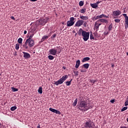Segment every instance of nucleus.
Returning a JSON list of instances; mask_svg holds the SVG:
<instances>
[{
    "mask_svg": "<svg viewBox=\"0 0 128 128\" xmlns=\"http://www.w3.org/2000/svg\"><path fill=\"white\" fill-rule=\"evenodd\" d=\"M56 48H60V47H59V46H57V47H56Z\"/></svg>",
    "mask_w": 128,
    "mask_h": 128,
    "instance_id": "338daca9",
    "label": "nucleus"
},
{
    "mask_svg": "<svg viewBox=\"0 0 128 128\" xmlns=\"http://www.w3.org/2000/svg\"><path fill=\"white\" fill-rule=\"evenodd\" d=\"M37 128H40V125L38 126H37Z\"/></svg>",
    "mask_w": 128,
    "mask_h": 128,
    "instance_id": "bf43d9fd",
    "label": "nucleus"
},
{
    "mask_svg": "<svg viewBox=\"0 0 128 128\" xmlns=\"http://www.w3.org/2000/svg\"><path fill=\"white\" fill-rule=\"evenodd\" d=\"M98 22L100 24H102H102H108V20H106V19H99L98 20Z\"/></svg>",
    "mask_w": 128,
    "mask_h": 128,
    "instance_id": "ddd939ff",
    "label": "nucleus"
},
{
    "mask_svg": "<svg viewBox=\"0 0 128 128\" xmlns=\"http://www.w3.org/2000/svg\"><path fill=\"white\" fill-rule=\"evenodd\" d=\"M100 26H102V23H100L98 20L96 21L94 24V29L96 32L98 30V28H100Z\"/></svg>",
    "mask_w": 128,
    "mask_h": 128,
    "instance_id": "6e6552de",
    "label": "nucleus"
},
{
    "mask_svg": "<svg viewBox=\"0 0 128 128\" xmlns=\"http://www.w3.org/2000/svg\"><path fill=\"white\" fill-rule=\"evenodd\" d=\"M48 52H49L50 54L52 56H56V54L58 52V50H56L55 48H52L49 50Z\"/></svg>",
    "mask_w": 128,
    "mask_h": 128,
    "instance_id": "1a4fd4ad",
    "label": "nucleus"
},
{
    "mask_svg": "<svg viewBox=\"0 0 128 128\" xmlns=\"http://www.w3.org/2000/svg\"><path fill=\"white\" fill-rule=\"evenodd\" d=\"M11 19L14 20H15V18H14V16H11Z\"/></svg>",
    "mask_w": 128,
    "mask_h": 128,
    "instance_id": "864d4df0",
    "label": "nucleus"
},
{
    "mask_svg": "<svg viewBox=\"0 0 128 128\" xmlns=\"http://www.w3.org/2000/svg\"><path fill=\"white\" fill-rule=\"evenodd\" d=\"M90 32H87L86 31H83L82 36H83L82 38L84 42H87L88 40L90 38Z\"/></svg>",
    "mask_w": 128,
    "mask_h": 128,
    "instance_id": "20e7f679",
    "label": "nucleus"
},
{
    "mask_svg": "<svg viewBox=\"0 0 128 128\" xmlns=\"http://www.w3.org/2000/svg\"><path fill=\"white\" fill-rule=\"evenodd\" d=\"M122 14V12L120 10H114L112 12V16L114 18H116L118 16Z\"/></svg>",
    "mask_w": 128,
    "mask_h": 128,
    "instance_id": "0eeeda50",
    "label": "nucleus"
},
{
    "mask_svg": "<svg viewBox=\"0 0 128 128\" xmlns=\"http://www.w3.org/2000/svg\"><path fill=\"white\" fill-rule=\"evenodd\" d=\"M90 66V65L89 64H85L83 65V67L86 70H88Z\"/></svg>",
    "mask_w": 128,
    "mask_h": 128,
    "instance_id": "aec40b11",
    "label": "nucleus"
},
{
    "mask_svg": "<svg viewBox=\"0 0 128 128\" xmlns=\"http://www.w3.org/2000/svg\"><path fill=\"white\" fill-rule=\"evenodd\" d=\"M68 76L67 74L64 76L59 80L56 82H54V84L56 86H58L59 84H62L68 78Z\"/></svg>",
    "mask_w": 128,
    "mask_h": 128,
    "instance_id": "f03ea898",
    "label": "nucleus"
},
{
    "mask_svg": "<svg viewBox=\"0 0 128 128\" xmlns=\"http://www.w3.org/2000/svg\"><path fill=\"white\" fill-rule=\"evenodd\" d=\"M52 32H50L48 36V38H50V36H52Z\"/></svg>",
    "mask_w": 128,
    "mask_h": 128,
    "instance_id": "603ef678",
    "label": "nucleus"
},
{
    "mask_svg": "<svg viewBox=\"0 0 128 128\" xmlns=\"http://www.w3.org/2000/svg\"><path fill=\"white\" fill-rule=\"evenodd\" d=\"M30 0L32 1V2H36V1L38 0Z\"/></svg>",
    "mask_w": 128,
    "mask_h": 128,
    "instance_id": "680f3d73",
    "label": "nucleus"
},
{
    "mask_svg": "<svg viewBox=\"0 0 128 128\" xmlns=\"http://www.w3.org/2000/svg\"><path fill=\"white\" fill-rule=\"evenodd\" d=\"M114 102H115L114 100H110V102L111 103H112V104L114 103Z\"/></svg>",
    "mask_w": 128,
    "mask_h": 128,
    "instance_id": "49530a36",
    "label": "nucleus"
},
{
    "mask_svg": "<svg viewBox=\"0 0 128 128\" xmlns=\"http://www.w3.org/2000/svg\"><path fill=\"white\" fill-rule=\"evenodd\" d=\"M28 40H26L24 44H23L24 48L26 50L28 49Z\"/></svg>",
    "mask_w": 128,
    "mask_h": 128,
    "instance_id": "2eb2a0df",
    "label": "nucleus"
},
{
    "mask_svg": "<svg viewBox=\"0 0 128 128\" xmlns=\"http://www.w3.org/2000/svg\"><path fill=\"white\" fill-rule=\"evenodd\" d=\"M48 18H40V20L36 21V23L40 26H44L46 22H48Z\"/></svg>",
    "mask_w": 128,
    "mask_h": 128,
    "instance_id": "39448f33",
    "label": "nucleus"
},
{
    "mask_svg": "<svg viewBox=\"0 0 128 128\" xmlns=\"http://www.w3.org/2000/svg\"><path fill=\"white\" fill-rule=\"evenodd\" d=\"M123 16H124V18H125V19L126 18H128V17L127 16L126 14H123Z\"/></svg>",
    "mask_w": 128,
    "mask_h": 128,
    "instance_id": "de8ad7c7",
    "label": "nucleus"
},
{
    "mask_svg": "<svg viewBox=\"0 0 128 128\" xmlns=\"http://www.w3.org/2000/svg\"><path fill=\"white\" fill-rule=\"evenodd\" d=\"M100 3V2H97L96 3H95L97 6H98V4Z\"/></svg>",
    "mask_w": 128,
    "mask_h": 128,
    "instance_id": "3c124183",
    "label": "nucleus"
},
{
    "mask_svg": "<svg viewBox=\"0 0 128 128\" xmlns=\"http://www.w3.org/2000/svg\"><path fill=\"white\" fill-rule=\"evenodd\" d=\"M90 39L94 40V35L92 34H90Z\"/></svg>",
    "mask_w": 128,
    "mask_h": 128,
    "instance_id": "4c0bfd02",
    "label": "nucleus"
},
{
    "mask_svg": "<svg viewBox=\"0 0 128 128\" xmlns=\"http://www.w3.org/2000/svg\"><path fill=\"white\" fill-rule=\"evenodd\" d=\"M92 20H96V16L92 18Z\"/></svg>",
    "mask_w": 128,
    "mask_h": 128,
    "instance_id": "37998d69",
    "label": "nucleus"
},
{
    "mask_svg": "<svg viewBox=\"0 0 128 128\" xmlns=\"http://www.w3.org/2000/svg\"><path fill=\"white\" fill-rule=\"evenodd\" d=\"M83 32H84V30L82 28H80L78 30V34H79V36H82Z\"/></svg>",
    "mask_w": 128,
    "mask_h": 128,
    "instance_id": "6ab92c4d",
    "label": "nucleus"
},
{
    "mask_svg": "<svg viewBox=\"0 0 128 128\" xmlns=\"http://www.w3.org/2000/svg\"><path fill=\"white\" fill-rule=\"evenodd\" d=\"M114 64H112V68H114Z\"/></svg>",
    "mask_w": 128,
    "mask_h": 128,
    "instance_id": "13d9d810",
    "label": "nucleus"
},
{
    "mask_svg": "<svg viewBox=\"0 0 128 128\" xmlns=\"http://www.w3.org/2000/svg\"><path fill=\"white\" fill-rule=\"evenodd\" d=\"M18 44H22V38H19L18 40Z\"/></svg>",
    "mask_w": 128,
    "mask_h": 128,
    "instance_id": "2f4dec72",
    "label": "nucleus"
},
{
    "mask_svg": "<svg viewBox=\"0 0 128 128\" xmlns=\"http://www.w3.org/2000/svg\"><path fill=\"white\" fill-rule=\"evenodd\" d=\"M54 114H61V112L60 110H56Z\"/></svg>",
    "mask_w": 128,
    "mask_h": 128,
    "instance_id": "72a5a7b5",
    "label": "nucleus"
},
{
    "mask_svg": "<svg viewBox=\"0 0 128 128\" xmlns=\"http://www.w3.org/2000/svg\"><path fill=\"white\" fill-rule=\"evenodd\" d=\"M104 18H108V16H106L104 15Z\"/></svg>",
    "mask_w": 128,
    "mask_h": 128,
    "instance_id": "4d7b16f0",
    "label": "nucleus"
},
{
    "mask_svg": "<svg viewBox=\"0 0 128 128\" xmlns=\"http://www.w3.org/2000/svg\"><path fill=\"white\" fill-rule=\"evenodd\" d=\"M48 58L49 60H52L54 59V57L53 56L49 55L48 56Z\"/></svg>",
    "mask_w": 128,
    "mask_h": 128,
    "instance_id": "b1692460",
    "label": "nucleus"
},
{
    "mask_svg": "<svg viewBox=\"0 0 128 128\" xmlns=\"http://www.w3.org/2000/svg\"><path fill=\"white\" fill-rule=\"evenodd\" d=\"M108 30L109 31L112 30V24L108 26Z\"/></svg>",
    "mask_w": 128,
    "mask_h": 128,
    "instance_id": "f704fd0d",
    "label": "nucleus"
},
{
    "mask_svg": "<svg viewBox=\"0 0 128 128\" xmlns=\"http://www.w3.org/2000/svg\"><path fill=\"white\" fill-rule=\"evenodd\" d=\"M74 20L75 18L74 17H71L70 18V20L66 22L67 26H74V24H75Z\"/></svg>",
    "mask_w": 128,
    "mask_h": 128,
    "instance_id": "423d86ee",
    "label": "nucleus"
},
{
    "mask_svg": "<svg viewBox=\"0 0 128 128\" xmlns=\"http://www.w3.org/2000/svg\"><path fill=\"white\" fill-rule=\"evenodd\" d=\"M80 72H84L85 70H80Z\"/></svg>",
    "mask_w": 128,
    "mask_h": 128,
    "instance_id": "5fc2aeb1",
    "label": "nucleus"
},
{
    "mask_svg": "<svg viewBox=\"0 0 128 128\" xmlns=\"http://www.w3.org/2000/svg\"><path fill=\"white\" fill-rule=\"evenodd\" d=\"M56 34H54L52 36V38H56Z\"/></svg>",
    "mask_w": 128,
    "mask_h": 128,
    "instance_id": "c03bdc74",
    "label": "nucleus"
},
{
    "mask_svg": "<svg viewBox=\"0 0 128 128\" xmlns=\"http://www.w3.org/2000/svg\"><path fill=\"white\" fill-rule=\"evenodd\" d=\"M114 22H117V24H118V23H120V19H116L114 20Z\"/></svg>",
    "mask_w": 128,
    "mask_h": 128,
    "instance_id": "ea45409f",
    "label": "nucleus"
},
{
    "mask_svg": "<svg viewBox=\"0 0 128 128\" xmlns=\"http://www.w3.org/2000/svg\"><path fill=\"white\" fill-rule=\"evenodd\" d=\"M127 109H128V107H127V106H124V108L122 109L121 111L124 112V111L126 110Z\"/></svg>",
    "mask_w": 128,
    "mask_h": 128,
    "instance_id": "e433bc0d",
    "label": "nucleus"
},
{
    "mask_svg": "<svg viewBox=\"0 0 128 128\" xmlns=\"http://www.w3.org/2000/svg\"><path fill=\"white\" fill-rule=\"evenodd\" d=\"M72 79L70 81L66 82V84L67 86H70L72 82Z\"/></svg>",
    "mask_w": 128,
    "mask_h": 128,
    "instance_id": "a878e982",
    "label": "nucleus"
},
{
    "mask_svg": "<svg viewBox=\"0 0 128 128\" xmlns=\"http://www.w3.org/2000/svg\"><path fill=\"white\" fill-rule=\"evenodd\" d=\"M104 34L105 36H106L107 34H108V32H104Z\"/></svg>",
    "mask_w": 128,
    "mask_h": 128,
    "instance_id": "a18cd8bd",
    "label": "nucleus"
},
{
    "mask_svg": "<svg viewBox=\"0 0 128 128\" xmlns=\"http://www.w3.org/2000/svg\"><path fill=\"white\" fill-rule=\"evenodd\" d=\"M22 54H24V58L25 59H28L30 58V54H28V52H22Z\"/></svg>",
    "mask_w": 128,
    "mask_h": 128,
    "instance_id": "f8f14e48",
    "label": "nucleus"
},
{
    "mask_svg": "<svg viewBox=\"0 0 128 128\" xmlns=\"http://www.w3.org/2000/svg\"><path fill=\"white\" fill-rule=\"evenodd\" d=\"M56 110V109L52 108H49V110L54 113H55Z\"/></svg>",
    "mask_w": 128,
    "mask_h": 128,
    "instance_id": "c756f323",
    "label": "nucleus"
},
{
    "mask_svg": "<svg viewBox=\"0 0 128 128\" xmlns=\"http://www.w3.org/2000/svg\"><path fill=\"white\" fill-rule=\"evenodd\" d=\"M80 18L82 20H88V16H80Z\"/></svg>",
    "mask_w": 128,
    "mask_h": 128,
    "instance_id": "4468645a",
    "label": "nucleus"
},
{
    "mask_svg": "<svg viewBox=\"0 0 128 128\" xmlns=\"http://www.w3.org/2000/svg\"><path fill=\"white\" fill-rule=\"evenodd\" d=\"M19 48H20V44H16L15 49L16 50H18Z\"/></svg>",
    "mask_w": 128,
    "mask_h": 128,
    "instance_id": "c85d7f7f",
    "label": "nucleus"
},
{
    "mask_svg": "<svg viewBox=\"0 0 128 128\" xmlns=\"http://www.w3.org/2000/svg\"><path fill=\"white\" fill-rule=\"evenodd\" d=\"M126 55H127V56H128V52H126Z\"/></svg>",
    "mask_w": 128,
    "mask_h": 128,
    "instance_id": "0e129e2a",
    "label": "nucleus"
},
{
    "mask_svg": "<svg viewBox=\"0 0 128 128\" xmlns=\"http://www.w3.org/2000/svg\"><path fill=\"white\" fill-rule=\"evenodd\" d=\"M99 16H100V18H104V14H102L101 15H99Z\"/></svg>",
    "mask_w": 128,
    "mask_h": 128,
    "instance_id": "a19ab883",
    "label": "nucleus"
},
{
    "mask_svg": "<svg viewBox=\"0 0 128 128\" xmlns=\"http://www.w3.org/2000/svg\"><path fill=\"white\" fill-rule=\"evenodd\" d=\"M17 109L16 106H13L10 108V110L11 111H14Z\"/></svg>",
    "mask_w": 128,
    "mask_h": 128,
    "instance_id": "bb28decb",
    "label": "nucleus"
},
{
    "mask_svg": "<svg viewBox=\"0 0 128 128\" xmlns=\"http://www.w3.org/2000/svg\"><path fill=\"white\" fill-rule=\"evenodd\" d=\"M97 31H96V32H95V33L94 34V36H98V32H96Z\"/></svg>",
    "mask_w": 128,
    "mask_h": 128,
    "instance_id": "8fccbe9b",
    "label": "nucleus"
},
{
    "mask_svg": "<svg viewBox=\"0 0 128 128\" xmlns=\"http://www.w3.org/2000/svg\"><path fill=\"white\" fill-rule=\"evenodd\" d=\"M79 5L80 6H82L84 5V2H82V1H80L79 2Z\"/></svg>",
    "mask_w": 128,
    "mask_h": 128,
    "instance_id": "c9c22d12",
    "label": "nucleus"
},
{
    "mask_svg": "<svg viewBox=\"0 0 128 128\" xmlns=\"http://www.w3.org/2000/svg\"><path fill=\"white\" fill-rule=\"evenodd\" d=\"M90 57H86L84 58L82 60V62H85L88 61H90Z\"/></svg>",
    "mask_w": 128,
    "mask_h": 128,
    "instance_id": "dca6fc26",
    "label": "nucleus"
},
{
    "mask_svg": "<svg viewBox=\"0 0 128 128\" xmlns=\"http://www.w3.org/2000/svg\"><path fill=\"white\" fill-rule=\"evenodd\" d=\"M86 12V8H82V9L80 10V12H81V13H82V14L85 13Z\"/></svg>",
    "mask_w": 128,
    "mask_h": 128,
    "instance_id": "473e14b6",
    "label": "nucleus"
},
{
    "mask_svg": "<svg viewBox=\"0 0 128 128\" xmlns=\"http://www.w3.org/2000/svg\"><path fill=\"white\" fill-rule=\"evenodd\" d=\"M38 92L40 94H42V87H40L38 89Z\"/></svg>",
    "mask_w": 128,
    "mask_h": 128,
    "instance_id": "393cba45",
    "label": "nucleus"
},
{
    "mask_svg": "<svg viewBox=\"0 0 128 128\" xmlns=\"http://www.w3.org/2000/svg\"><path fill=\"white\" fill-rule=\"evenodd\" d=\"M2 126V124H0V128Z\"/></svg>",
    "mask_w": 128,
    "mask_h": 128,
    "instance_id": "69168bd1",
    "label": "nucleus"
},
{
    "mask_svg": "<svg viewBox=\"0 0 128 128\" xmlns=\"http://www.w3.org/2000/svg\"><path fill=\"white\" fill-rule=\"evenodd\" d=\"M80 64V60H78L76 62V68H78Z\"/></svg>",
    "mask_w": 128,
    "mask_h": 128,
    "instance_id": "f3484780",
    "label": "nucleus"
},
{
    "mask_svg": "<svg viewBox=\"0 0 128 128\" xmlns=\"http://www.w3.org/2000/svg\"><path fill=\"white\" fill-rule=\"evenodd\" d=\"M127 122H128V118H127V120H126Z\"/></svg>",
    "mask_w": 128,
    "mask_h": 128,
    "instance_id": "774afa93",
    "label": "nucleus"
},
{
    "mask_svg": "<svg viewBox=\"0 0 128 128\" xmlns=\"http://www.w3.org/2000/svg\"><path fill=\"white\" fill-rule=\"evenodd\" d=\"M78 98H77L74 100V102L72 104V106H76L78 104Z\"/></svg>",
    "mask_w": 128,
    "mask_h": 128,
    "instance_id": "4be33fe9",
    "label": "nucleus"
},
{
    "mask_svg": "<svg viewBox=\"0 0 128 128\" xmlns=\"http://www.w3.org/2000/svg\"><path fill=\"white\" fill-rule=\"evenodd\" d=\"M27 34V31L26 30H24V34Z\"/></svg>",
    "mask_w": 128,
    "mask_h": 128,
    "instance_id": "6e6d98bb",
    "label": "nucleus"
},
{
    "mask_svg": "<svg viewBox=\"0 0 128 128\" xmlns=\"http://www.w3.org/2000/svg\"><path fill=\"white\" fill-rule=\"evenodd\" d=\"M74 73L76 76H78L79 75V72L78 70H74Z\"/></svg>",
    "mask_w": 128,
    "mask_h": 128,
    "instance_id": "7c9ffc66",
    "label": "nucleus"
},
{
    "mask_svg": "<svg viewBox=\"0 0 128 128\" xmlns=\"http://www.w3.org/2000/svg\"><path fill=\"white\" fill-rule=\"evenodd\" d=\"M84 24V20H78L75 24V26H78V28H79L80 26H82Z\"/></svg>",
    "mask_w": 128,
    "mask_h": 128,
    "instance_id": "9d476101",
    "label": "nucleus"
},
{
    "mask_svg": "<svg viewBox=\"0 0 128 128\" xmlns=\"http://www.w3.org/2000/svg\"><path fill=\"white\" fill-rule=\"evenodd\" d=\"M27 40H28V46H29L30 48H32V46H34V40L30 38H28V39H27Z\"/></svg>",
    "mask_w": 128,
    "mask_h": 128,
    "instance_id": "9b49d317",
    "label": "nucleus"
},
{
    "mask_svg": "<svg viewBox=\"0 0 128 128\" xmlns=\"http://www.w3.org/2000/svg\"><path fill=\"white\" fill-rule=\"evenodd\" d=\"M82 128H94V124L92 120L87 121L84 124Z\"/></svg>",
    "mask_w": 128,
    "mask_h": 128,
    "instance_id": "7ed1b4c3",
    "label": "nucleus"
},
{
    "mask_svg": "<svg viewBox=\"0 0 128 128\" xmlns=\"http://www.w3.org/2000/svg\"><path fill=\"white\" fill-rule=\"evenodd\" d=\"M100 16H96V20H100Z\"/></svg>",
    "mask_w": 128,
    "mask_h": 128,
    "instance_id": "09e8293b",
    "label": "nucleus"
},
{
    "mask_svg": "<svg viewBox=\"0 0 128 128\" xmlns=\"http://www.w3.org/2000/svg\"><path fill=\"white\" fill-rule=\"evenodd\" d=\"M90 6L92 8H96L98 7V6L96 3H94V4H90Z\"/></svg>",
    "mask_w": 128,
    "mask_h": 128,
    "instance_id": "5701e85b",
    "label": "nucleus"
},
{
    "mask_svg": "<svg viewBox=\"0 0 128 128\" xmlns=\"http://www.w3.org/2000/svg\"><path fill=\"white\" fill-rule=\"evenodd\" d=\"M90 109V106H88L86 101H82L79 104L78 110L80 111L86 112Z\"/></svg>",
    "mask_w": 128,
    "mask_h": 128,
    "instance_id": "f257e3e1",
    "label": "nucleus"
},
{
    "mask_svg": "<svg viewBox=\"0 0 128 128\" xmlns=\"http://www.w3.org/2000/svg\"><path fill=\"white\" fill-rule=\"evenodd\" d=\"M96 82V80H91V82L92 84H94Z\"/></svg>",
    "mask_w": 128,
    "mask_h": 128,
    "instance_id": "79ce46f5",
    "label": "nucleus"
},
{
    "mask_svg": "<svg viewBox=\"0 0 128 128\" xmlns=\"http://www.w3.org/2000/svg\"><path fill=\"white\" fill-rule=\"evenodd\" d=\"M48 36H43L41 39V42H44V40H46V38H48Z\"/></svg>",
    "mask_w": 128,
    "mask_h": 128,
    "instance_id": "412c9836",
    "label": "nucleus"
},
{
    "mask_svg": "<svg viewBox=\"0 0 128 128\" xmlns=\"http://www.w3.org/2000/svg\"><path fill=\"white\" fill-rule=\"evenodd\" d=\"M120 128H126V126H121Z\"/></svg>",
    "mask_w": 128,
    "mask_h": 128,
    "instance_id": "052dcab7",
    "label": "nucleus"
},
{
    "mask_svg": "<svg viewBox=\"0 0 128 128\" xmlns=\"http://www.w3.org/2000/svg\"><path fill=\"white\" fill-rule=\"evenodd\" d=\"M11 89L13 92H16L18 90L16 88H14V87H12Z\"/></svg>",
    "mask_w": 128,
    "mask_h": 128,
    "instance_id": "cd10ccee",
    "label": "nucleus"
},
{
    "mask_svg": "<svg viewBox=\"0 0 128 128\" xmlns=\"http://www.w3.org/2000/svg\"><path fill=\"white\" fill-rule=\"evenodd\" d=\"M32 38V36H30V37H29V38Z\"/></svg>",
    "mask_w": 128,
    "mask_h": 128,
    "instance_id": "e2e57ef3",
    "label": "nucleus"
},
{
    "mask_svg": "<svg viewBox=\"0 0 128 128\" xmlns=\"http://www.w3.org/2000/svg\"><path fill=\"white\" fill-rule=\"evenodd\" d=\"M125 28H128V17L125 18Z\"/></svg>",
    "mask_w": 128,
    "mask_h": 128,
    "instance_id": "a211bd4d",
    "label": "nucleus"
},
{
    "mask_svg": "<svg viewBox=\"0 0 128 128\" xmlns=\"http://www.w3.org/2000/svg\"><path fill=\"white\" fill-rule=\"evenodd\" d=\"M124 106H128V98L126 99V101L124 102Z\"/></svg>",
    "mask_w": 128,
    "mask_h": 128,
    "instance_id": "58836bf2",
    "label": "nucleus"
}]
</instances>
